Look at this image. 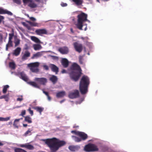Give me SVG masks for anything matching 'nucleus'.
<instances>
[{
    "mask_svg": "<svg viewBox=\"0 0 152 152\" xmlns=\"http://www.w3.org/2000/svg\"><path fill=\"white\" fill-rule=\"evenodd\" d=\"M71 71L69 73L71 79L75 82L77 81L81 76V70L80 66L76 63H74L71 66Z\"/></svg>",
    "mask_w": 152,
    "mask_h": 152,
    "instance_id": "obj_1",
    "label": "nucleus"
},
{
    "mask_svg": "<svg viewBox=\"0 0 152 152\" xmlns=\"http://www.w3.org/2000/svg\"><path fill=\"white\" fill-rule=\"evenodd\" d=\"M90 84L89 77L83 75L81 78L79 83V90L82 94H86L88 91V88Z\"/></svg>",
    "mask_w": 152,
    "mask_h": 152,
    "instance_id": "obj_2",
    "label": "nucleus"
},
{
    "mask_svg": "<svg viewBox=\"0 0 152 152\" xmlns=\"http://www.w3.org/2000/svg\"><path fill=\"white\" fill-rule=\"evenodd\" d=\"M87 15L85 13L82 12L77 16V23L76 25L77 28L80 30H82L83 23L88 21L87 19Z\"/></svg>",
    "mask_w": 152,
    "mask_h": 152,
    "instance_id": "obj_3",
    "label": "nucleus"
},
{
    "mask_svg": "<svg viewBox=\"0 0 152 152\" xmlns=\"http://www.w3.org/2000/svg\"><path fill=\"white\" fill-rule=\"evenodd\" d=\"M39 65V64L37 62L31 63L28 65V67L32 72L36 73L39 71L38 68Z\"/></svg>",
    "mask_w": 152,
    "mask_h": 152,
    "instance_id": "obj_4",
    "label": "nucleus"
},
{
    "mask_svg": "<svg viewBox=\"0 0 152 152\" xmlns=\"http://www.w3.org/2000/svg\"><path fill=\"white\" fill-rule=\"evenodd\" d=\"M73 45L77 52L79 53L82 52L83 49V46L82 44L79 43L77 42H76L74 43Z\"/></svg>",
    "mask_w": 152,
    "mask_h": 152,
    "instance_id": "obj_5",
    "label": "nucleus"
},
{
    "mask_svg": "<svg viewBox=\"0 0 152 152\" xmlns=\"http://www.w3.org/2000/svg\"><path fill=\"white\" fill-rule=\"evenodd\" d=\"M79 95V93L78 90H75L73 92L69 93L68 96L70 98L73 99L78 97Z\"/></svg>",
    "mask_w": 152,
    "mask_h": 152,
    "instance_id": "obj_6",
    "label": "nucleus"
},
{
    "mask_svg": "<svg viewBox=\"0 0 152 152\" xmlns=\"http://www.w3.org/2000/svg\"><path fill=\"white\" fill-rule=\"evenodd\" d=\"M34 80L40 84L43 85H45L47 82V79L46 78L44 77H36L35 78Z\"/></svg>",
    "mask_w": 152,
    "mask_h": 152,
    "instance_id": "obj_7",
    "label": "nucleus"
},
{
    "mask_svg": "<svg viewBox=\"0 0 152 152\" xmlns=\"http://www.w3.org/2000/svg\"><path fill=\"white\" fill-rule=\"evenodd\" d=\"M20 146L21 147L25 148L29 150H33L34 149L33 146L29 144L28 143L21 144Z\"/></svg>",
    "mask_w": 152,
    "mask_h": 152,
    "instance_id": "obj_8",
    "label": "nucleus"
},
{
    "mask_svg": "<svg viewBox=\"0 0 152 152\" xmlns=\"http://www.w3.org/2000/svg\"><path fill=\"white\" fill-rule=\"evenodd\" d=\"M20 146L21 147L25 148L29 150H33L34 149L33 146L29 144L28 143L21 144Z\"/></svg>",
    "mask_w": 152,
    "mask_h": 152,
    "instance_id": "obj_9",
    "label": "nucleus"
},
{
    "mask_svg": "<svg viewBox=\"0 0 152 152\" xmlns=\"http://www.w3.org/2000/svg\"><path fill=\"white\" fill-rule=\"evenodd\" d=\"M77 135L79 136L81 139L82 140H86L88 138L87 135L85 133L82 132H80L77 133Z\"/></svg>",
    "mask_w": 152,
    "mask_h": 152,
    "instance_id": "obj_10",
    "label": "nucleus"
},
{
    "mask_svg": "<svg viewBox=\"0 0 152 152\" xmlns=\"http://www.w3.org/2000/svg\"><path fill=\"white\" fill-rule=\"evenodd\" d=\"M58 51L62 54H66L69 52L68 48L66 47H64L59 48Z\"/></svg>",
    "mask_w": 152,
    "mask_h": 152,
    "instance_id": "obj_11",
    "label": "nucleus"
},
{
    "mask_svg": "<svg viewBox=\"0 0 152 152\" xmlns=\"http://www.w3.org/2000/svg\"><path fill=\"white\" fill-rule=\"evenodd\" d=\"M35 32L37 34L40 35L42 34H47L48 33L45 29H37Z\"/></svg>",
    "mask_w": 152,
    "mask_h": 152,
    "instance_id": "obj_12",
    "label": "nucleus"
},
{
    "mask_svg": "<svg viewBox=\"0 0 152 152\" xmlns=\"http://www.w3.org/2000/svg\"><path fill=\"white\" fill-rule=\"evenodd\" d=\"M50 67L52 71L55 72L56 74H57L58 72V68L54 64H50Z\"/></svg>",
    "mask_w": 152,
    "mask_h": 152,
    "instance_id": "obj_13",
    "label": "nucleus"
},
{
    "mask_svg": "<svg viewBox=\"0 0 152 152\" xmlns=\"http://www.w3.org/2000/svg\"><path fill=\"white\" fill-rule=\"evenodd\" d=\"M61 63L64 67L66 68L69 66V62L67 59L63 58L61 60Z\"/></svg>",
    "mask_w": 152,
    "mask_h": 152,
    "instance_id": "obj_14",
    "label": "nucleus"
},
{
    "mask_svg": "<svg viewBox=\"0 0 152 152\" xmlns=\"http://www.w3.org/2000/svg\"><path fill=\"white\" fill-rule=\"evenodd\" d=\"M21 51V48L20 47H18L14 51L12 54L13 56H18L20 54Z\"/></svg>",
    "mask_w": 152,
    "mask_h": 152,
    "instance_id": "obj_15",
    "label": "nucleus"
},
{
    "mask_svg": "<svg viewBox=\"0 0 152 152\" xmlns=\"http://www.w3.org/2000/svg\"><path fill=\"white\" fill-rule=\"evenodd\" d=\"M19 75H20V77L23 80L25 81H28V78L23 72H21L20 73Z\"/></svg>",
    "mask_w": 152,
    "mask_h": 152,
    "instance_id": "obj_16",
    "label": "nucleus"
},
{
    "mask_svg": "<svg viewBox=\"0 0 152 152\" xmlns=\"http://www.w3.org/2000/svg\"><path fill=\"white\" fill-rule=\"evenodd\" d=\"M80 148V147L78 146L71 145L69 147V150L73 152L77 151Z\"/></svg>",
    "mask_w": 152,
    "mask_h": 152,
    "instance_id": "obj_17",
    "label": "nucleus"
},
{
    "mask_svg": "<svg viewBox=\"0 0 152 152\" xmlns=\"http://www.w3.org/2000/svg\"><path fill=\"white\" fill-rule=\"evenodd\" d=\"M30 53L28 51H26L22 57V60H26L30 56Z\"/></svg>",
    "mask_w": 152,
    "mask_h": 152,
    "instance_id": "obj_18",
    "label": "nucleus"
},
{
    "mask_svg": "<svg viewBox=\"0 0 152 152\" xmlns=\"http://www.w3.org/2000/svg\"><path fill=\"white\" fill-rule=\"evenodd\" d=\"M92 144H88L85 146V150L87 152H92Z\"/></svg>",
    "mask_w": 152,
    "mask_h": 152,
    "instance_id": "obj_19",
    "label": "nucleus"
},
{
    "mask_svg": "<svg viewBox=\"0 0 152 152\" xmlns=\"http://www.w3.org/2000/svg\"><path fill=\"white\" fill-rule=\"evenodd\" d=\"M33 108L39 112L40 114H41L42 112L44 110L43 107L38 106L34 107H33Z\"/></svg>",
    "mask_w": 152,
    "mask_h": 152,
    "instance_id": "obj_20",
    "label": "nucleus"
},
{
    "mask_svg": "<svg viewBox=\"0 0 152 152\" xmlns=\"http://www.w3.org/2000/svg\"><path fill=\"white\" fill-rule=\"evenodd\" d=\"M28 6L31 8H33L36 7L37 5L34 1L31 0L28 4Z\"/></svg>",
    "mask_w": 152,
    "mask_h": 152,
    "instance_id": "obj_21",
    "label": "nucleus"
},
{
    "mask_svg": "<svg viewBox=\"0 0 152 152\" xmlns=\"http://www.w3.org/2000/svg\"><path fill=\"white\" fill-rule=\"evenodd\" d=\"M65 92L63 91L57 93L56 94V97L59 98L63 97L65 95Z\"/></svg>",
    "mask_w": 152,
    "mask_h": 152,
    "instance_id": "obj_22",
    "label": "nucleus"
},
{
    "mask_svg": "<svg viewBox=\"0 0 152 152\" xmlns=\"http://www.w3.org/2000/svg\"><path fill=\"white\" fill-rule=\"evenodd\" d=\"M50 80L53 83H55L57 81L58 78L57 76L53 75L50 78Z\"/></svg>",
    "mask_w": 152,
    "mask_h": 152,
    "instance_id": "obj_23",
    "label": "nucleus"
},
{
    "mask_svg": "<svg viewBox=\"0 0 152 152\" xmlns=\"http://www.w3.org/2000/svg\"><path fill=\"white\" fill-rule=\"evenodd\" d=\"M72 1L77 6L82 5L83 2V0H72Z\"/></svg>",
    "mask_w": 152,
    "mask_h": 152,
    "instance_id": "obj_24",
    "label": "nucleus"
},
{
    "mask_svg": "<svg viewBox=\"0 0 152 152\" xmlns=\"http://www.w3.org/2000/svg\"><path fill=\"white\" fill-rule=\"evenodd\" d=\"M22 119V118L18 119H16L14 121L13 125L15 127V128H18V122L20 119Z\"/></svg>",
    "mask_w": 152,
    "mask_h": 152,
    "instance_id": "obj_25",
    "label": "nucleus"
},
{
    "mask_svg": "<svg viewBox=\"0 0 152 152\" xmlns=\"http://www.w3.org/2000/svg\"><path fill=\"white\" fill-rule=\"evenodd\" d=\"M28 83L35 88H39V86L35 82L30 81L28 82Z\"/></svg>",
    "mask_w": 152,
    "mask_h": 152,
    "instance_id": "obj_26",
    "label": "nucleus"
},
{
    "mask_svg": "<svg viewBox=\"0 0 152 152\" xmlns=\"http://www.w3.org/2000/svg\"><path fill=\"white\" fill-rule=\"evenodd\" d=\"M12 40H9L8 41V43L6 45V50H8V48L9 47H12Z\"/></svg>",
    "mask_w": 152,
    "mask_h": 152,
    "instance_id": "obj_27",
    "label": "nucleus"
},
{
    "mask_svg": "<svg viewBox=\"0 0 152 152\" xmlns=\"http://www.w3.org/2000/svg\"><path fill=\"white\" fill-rule=\"evenodd\" d=\"M32 130L31 129H28V130L26 131L23 134L24 136L26 137L28 135H31V132Z\"/></svg>",
    "mask_w": 152,
    "mask_h": 152,
    "instance_id": "obj_28",
    "label": "nucleus"
},
{
    "mask_svg": "<svg viewBox=\"0 0 152 152\" xmlns=\"http://www.w3.org/2000/svg\"><path fill=\"white\" fill-rule=\"evenodd\" d=\"M25 117V121L28 122V123H32V120L31 118L29 116H27Z\"/></svg>",
    "mask_w": 152,
    "mask_h": 152,
    "instance_id": "obj_29",
    "label": "nucleus"
},
{
    "mask_svg": "<svg viewBox=\"0 0 152 152\" xmlns=\"http://www.w3.org/2000/svg\"><path fill=\"white\" fill-rule=\"evenodd\" d=\"M15 152H27L24 149L19 148H16L14 149Z\"/></svg>",
    "mask_w": 152,
    "mask_h": 152,
    "instance_id": "obj_30",
    "label": "nucleus"
},
{
    "mask_svg": "<svg viewBox=\"0 0 152 152\" xmlns=\"http://www.w3.org/2000/svg\"><path fill=\"white\" fill-rule=\"evenodd\" d=\"M34 48L36 50H38L41 49L42 47L39 44L35 45H34Z\"/></svg>",
    "mask_w": 152,
    "mask_h": 152,
    "instance_id": "obj_31",
    "label": "nucleus"
},
{
    "mask_svg": "<svg viewBox=\"0 0 152 152\" xmlns=\"http://www.w3.org/2000/svg\"><path fill=\"white\" fill-rule=\"evenodd\" d=\"M9 66L12 69H14L15 68V65L13 62H10L9 63Z\"/></svg>",
    "mask_w": 152,
    "mask_h": 152,
    "instance_id": "obj_32",
    "label": "nucleus"
},
{
    "mask_svg": "<svg viewBox=\"0 0 152 152\" xmlns=\"http://www.w3.org/2000/svg\"><path fill=\"white\" fill-rule=\"evenodd\" d=\"M92 152L97 151L98 150V148L95 145L92 144Z\"/></svg>",
    "mask_w": 152,
    "mask_h": 152,
    "instance_id": "obj_33",
    "label": "nucleus"
},
{
    "mask_svg": "<svg viewBox=\"0 0 152 152\" xmlns=\"http://www.w3.org/2000/svg\"><path fill=\"white\" fill-rule=\"evenodd\" d=\"M42 54L40 52H37L36 54L33 55V56L32 57V58H34L35 57H37L41 56Z\"/></svg>",
    "mask_w": 152,
    "mask_h": 152,
    "instance_id": "obj_34",
    "label": "nucleus"
},
{
    "mask_svg": "<svg viewBox=\"0 0 152 152\" xmlns=\"http://www.w3.org/2000/svg\"><path fill=\"white\" fill-rule=\"evenodd\" d=\"M9 87V86L8 85H6L4 86L2 90L3 94H5L6 93L7 89Z\"/></svg>",
    "mask_w": 152,
    "mask_h": 152,
    "instance_id": "obj_35",
    "label": "nucleus"
},
{
    "mask_svg": "<svg viewBox=\"0 0 152 152\" xmlns=\"http://www.w3.org/2000/svg\"><path fill=\"white\" fill-rule=\"evenodd\" d=\"M31 39L36 43H39L40 42V40L39 39L35 37H32Z\"/></svg>",
    "mask_w": 152,
    "mask_h": 152,
    "instance_id": "obj_36",
    "label": "nucleus"
},
{
    "mask_svg": "<svg viewBox=\"0 0 152 152\" xmlns=\"http://www.w3.org/2000/svg\"><path fill=\"white\" fill-rule=\"evenodd\" d=\"M72 137L74 138V140L76 142H80L81 141V139L77 137L73 136Z\"/></svg>",
    "mask_w": 152,
    "mask_h": 152,
    "instance_id": "obj_37",
    "label": "nucleus"
},
{
    "mask_svg": "<svg viewBox=\"0 0 152 152\" xmlns=\"http://www.w3.org/2000/svg\"><path fill=\"white\" fill-rule=\"evenodd\" d=\"M12 33L11 34H9V40H12V39L13 37L14 36V30L13 29L12 30Z\"/></svg>",
    "mask_w": 152,
    "mask_h": 152,
    "instance_id": "obj_38",
    "label": "nucleus"
},
{
    "mask_svg": "<svg viewBox=\"0 0 152 152\" xmlns=\"http://www.w3.org/2000/svg\"><path fill=\"white\" fill-rule=\"evenodd\" d=\"M14 43L15 44V47H16L18 46L20 43V40L19 39H15Z\"/></svg>",
    "mask_w": 152,
    "mask_h": 152,
    "instance_id": "obj_39",
    "label": "nucleus"
},
{
    "mask_svg": "<svg viewBox=\"0 0 152 152\" xmlns=\"http://www.w3.org/2000/svg\"><path fill=\"white\" fill-rule=\"evenodd\" d=\"M29 24L32 26L39 27V24L36 22H30Z\"/></svg>",
    "mask_w": 152,
    "mask_h": 152,
    "instance_id": "obj_40",
    "label": "nucleus"
},
{
    "mask_svg": "<svg viewBox=\"0 0 152 152\" xmlns=\"http://www.w3.org/2000/svg\"><path fill=\"white\" fill-rule=\"evenodd\" d=\"M13 2L18 4L20 5L21 4L20 0H13Z\"/></svg>",
    "mask_w": 152,
    "mask_h": 152,
    "instance_id": "obj_41",
    "label": "nucleus"
},
{
    "mask_svg": "<svg viewBox=\"0 0 152 152\" xmlns=\"http://www.w3.org/2000/svg\"><path fill=\"white\" fill-rule=\"evenodd\" d=\"M79 63L81 64H83V57L81 56H80L79 57Z\"/></svg>",
    "mask_w": 152,
    "mask_h": 152,
    "instance_id": "obj_42",
    "label": "nucleus"
},
{
    "mask_svg": "<svg viewBox=\"0 0 152 152\" xmlns=\"http://www.w3.org/2000/svg\"><path fill=\"white\" fill-rule=\"evenodd\" d=\"M28 111H29L30 114L32 116L33 115V112L32 110H31V108L29 107L28 110Z\"/></svg>",
    "mask_w": 152,
    "mask_h": 152,
    "instance_id": "obj_43",
    "label": "nucleus"
},
{
    "mask_svg": "<svg viewBox=\"0 0 152 152\" xmlns=\"http://www.w3.org/2000/svg\"><path fill=\"white\" fill-rule=\"evenodd\" d=\"M4 14H7L9 15H12V13L10 12V11H8L7 10H5V12H4Z\"/></svg>",
    "mask_w": 152,
    "mask_h": 152,
    "instance_id": "obj_44",
    "label": "nucleus"
},
{
    "mask_svg": "<svg viewBox=\"0 0 152 152\" xmlns=\"http://www.w3.org/2000/svg\"><path fill=\"white\" fill-rule=\"evenodd\" d=\"M31 0H23V1L24 4H26L29 3Z\"/></svg>",
    "mask_w": 152,
    "mask_h": 152,
    "instance_id": "obj_45",
    "label": "nucleus"
},
{
    "mask_svg": "<svg viewBox=\"0 0 152 152\" xmlns=\"http://www.w3.org/2000/svg\"><path fill=\"white\" fill-rule=\"evenodd\" d=\"M5 10L1 8H0V14H4Z\"/></svg>",
    "mask_w": 152,
    "mask_h": 152,
    "instance_id": "obj_46",
    "label": "nucleus"
},
{
    "mask_svg": "<svg viewBox=\"0 0 152 152\" xmlns=\"http://www.w3.org/2000/svg\"><path fill=\"white\" fill-rule=\"evenodd\" d=\"M26 114V110H23L20 114V115L23 116Z\"/></svg>",
    "mask_w": 152,
    "mask_h": 152,
    "instance_id": "obj_47",
    "label": "nucleus"
},
{
    "mask_svg": "<svg viewBox=\"0 0 152 152\" xmlns=\"http://www.w3.org/2000/svg\"><path fill=\"white\" fill-rule=\"evenodd\" d=\"M23 98L22 96H21L20 97L18 98L17 99V101H19L21 102V101H22L23 100Z\"/></svg>",
    "mask_w": 152,
    "mask_h": 152,
    "instance_id": "obj_48",
    "label": "nucleus"
},
{
    "mask_svg": "<svg viewBox=\"0 0 152 152\" xmlns=\"http://www.w3.org/2000/svg\"><path fill=\"white\" fill-rule=\"evenodd\" d=\"M43 67L46 70H48L49 69L48 66L46 65H43Z\"/></svg>",
    "mask_w": 152,
    "mask_h": 152,
    "instance_id": "obj_49",
    "label": "nucleus"
},
{
    "mask_svg": "<svg viewBox=\"0 0 152 152\" xmlns=\"http://www.w3.org/2000/svg\"><path fill=\"white\" fill-rule=\"evenodd\" d=\"M79 132H79V131L77 132L75 130H73V131H71V132L72 133H74L77 135L78 133Z\"/></svg>",
    "mask_w": 152,
    "mask_h": 152,
    "instance_id": "obj_50",
    "label": "nucleus"
},
{
    "mask_svg": "<svg viewBox=\"0 0 152 152\" xmlns=\"http://www.w3.org/2000/svg\"><path fill=\"white\" fill-rule=\"evenodd\" d=\"M10 117H7L5 118H4V121H7L10 120Z\"/></svg>",
    "mask_w": 152,
    "mask_h": 152,
    "instance_id": "obj_51",
    "label": "nucleus"
},
{
    "mask_svg": "<svg viewBox=\"0 0 152 152\" xmlns=\"http://www.w3.org/2000/svg\"><path fill=\"white\" fill-rule=\"evenodd\" d=\"M61 5L63 7H64L67 6V4L66 3H61Z\"/></svg>",
    "mask_w": 152,
    "mask_h": 152,
    "instance_id": "obj_52",
    "label": "nucleus"
},
{
    "mask_svg": "<svg viewBox=\"0 0 152 152\" xmlns=\"http://www.w3.org/2000/svg\"><path fill=\"white\" fill-rule=\"evenodd\" d=\"M30 19L32 21H35L36 20V19L33 17H30Z\"/></svg>",
    "mask_w": 152,
    "mask_h": 152,
    "instance_id": "obj_53",
    "label": "nucleus"
},
{
    "mask_svg": "<svg viewBox=\"0 0 152 152\" xmlns=\"http://www.w3.org/2000/svg\"><path fill=\"white\" fill-rule=\"evenodd\" d=\"M4 17L0 15V23H1L2 20L4 19Z\"/></svg>",
    "mask_w": 152,
    "mask_h": 152,
    "instance_id": "obj_54",
    "label": "nucleus"
},
{
    "mask_svg": "<svg viewBox=\"0 0 152 152\" xmlns=\"http://www.w3.org/2000/svg\"><path fill=\"white\" fill-rule=\"evenodd\" d=\"M7 95H4L2 96H1V99H5L7 97Z\"/></svg>",
    "mask_w": 152,
    "mask_h": 152,
    "instance_id": "obj_55",
    "label": "nucleus"
},
{
    "mask_svg": "<svg viewBox=\"0 0 152 152\" xmlns=\"http://www.w3.org/2000/svg\"><path fill=\"white\" fill-rule=\"evenodd\" d=\"M42 91H43V93L45 94L47 96L49 95L48 94V92H46V91H44L43 90H42Z\"/></svg>",
    "mask_w": 152,
    "mask_h": 152,
    "instance_id": "obj_56",
    "label": "nucleus"
},
{
    "mask_svg": "<svg viewBox=\"0 0 152 152\" xmlns=\"http://www.w3.org/2000/svg\"><path fill=\"white\" fill-rule=\"evenodd\" d=\"M66 72V71L65 69H63L61 71V73H64Z\"/></svg>",
    "mask_w": 152,
    "mask_h": 152,
    "instance_id": "obj_57",
    "label": "nucleus"
},
{
    "mask_svg": "<svg viewBox=\"0 0 152 152\" xmlns=\"http://www.w3.org/2000/svg\"><path fill=\"white\" fill-rule=\"evenodd\" d=\"M47 96L48 99V100L49 101H50L51 99V98L50 97V96L49 95L48 96Z\"/></svg>",
    "mask_w": 152,
    "mask_h": 152,
    "instance_id": "obj_58",
    "label": "nucleus"
},
{
    "mask_svg": "<svg viewBox=\"0 0 152 152\" xmlns=\"http://www.w3.org/2000/svg\"><path fill=\"white\" fill-rule=\"evenodd\" d=\"M5 99V100L7 101V102L8 101V100H9V97H8V95H7V97L5 99Z\"/></svg>",
    "mask_w": 152,
    "mask_h": 152,
    "instance_id": "obj_59",
    "label": "nucleus"
},
{
    "mask_svg": "<svg viewBox=\"0 0 152 152\" xmlns=\"http://www.w3.org/2000/svg\"><path fill=\"white\" fill-rule=\"evenodd\" d=\"M78 127L79 126H76V125H74L73 126V128H78Z\"/></svg>",
    "mask_w": 152,
    "mask_h": 152,
    "instance_id": "obj_60",
    "label": "nucleus"
},
{
    "mask_svg": "<svg viewBox=\"0 0 152 152\" xmlns=\"http://www.w3.org/2000/svg\"><path fill=\"white\" fill-rule=\"evenodd\" d=\"M4 118L0 117V121H4Z\"/></svg>",
    "mask_w": 152,
    "mask_h": 152,
    "instance_id": "obj_61",
    "label": "nucleus"
},
{
    "mask_svg": "<svg viewBox=\"0 0 152 152\" xmlns=\"http://www.w3.org/2000/svg\"><path fill=\"white\" fill-rule=\"evenodd\" d=\"M70 30L71 32L72 33H74V31L73 30V29L72 28H70Z\"/></svg>",
    "mask_w": 152,
    "mask_h": 152,
    "instance_id": "obj_62",
    "label": "nucleus"
},
{
    "mask_svg": "<svg viewBox=\"0 0 152 152\" xmlns=\"http://www.w3.org/2000/svg\"><path fill=\"white\" fill-rule=\"evenodd\" d=\"M23 126L24 127H26L27 126V124H23Z\"/></svg>",
    "mask_w": 152,
    "mask_h": 152,
    "instance_id": "obj_63",
    "label": "nucleus"
},
{
    "mask_svg": "<svg viewBox=\"0 0 152 152\" xmlns=\"http://www.w3.org/2000/svg\"><path fill=\"white\" fill-rule=\"evenodd\" d=\"M64 101V100H61L60 101V102L61 103H62V102H63Z\"/></svg>",
    "mask_w": 152,
    "mask_h": 152,
    "instance_id": "obj_64",
    "label": "nucleus"
}]
</instances>
